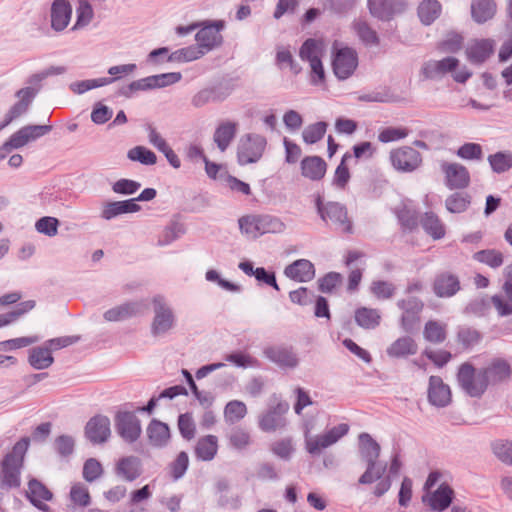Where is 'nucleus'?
Returning <instances> with one entry per match:
<instances>
[{
    "label": "nucleus",
    "instance_id": "obj_29",
    "mask_svg": "<svg viewBox=\"0 0 512 512\" xmlns=\"http://www.w3.org/2000/svg\"><path fill=\"white\" fill-rule=\"evenodd\" d=\"M115 473L125 481H134L142 473L140 459L135 456H126L119 459L115 466Z\"/></svg>",
    "mask_w": 512,
    "mask_h": 512
},
{
    "label": "nucleus",
    "instance_id": "obj_17",
    "mask_svg": "<svg viewBox=\"0 0 512 512\" xmlns=\"http://www.w3.org/2000/svg\"><path fill=\"white\" fill-rule=\"evenodd\" d=\"M406 5L405 0H367L370 14L381 21H390L402 13Z\"/></svg>",
    "mask_w": 512,
    "mask_h": 512
},
{
    "label": "nucleus",
    "instance_id": "obj_37",
    "mask_svg": "<svg viewBox=\"0 0 512 512\" xmlns=\"http://www.w3.org/2000/svg\"><path fill=\"white\" fill-rule=\"evenodd\" d=\"M380 445L368 433L359 435V454L366 462H376L380 456Z\"/></svg>",
    "mask_w": 512,
    "mask_h": 512
},
{
    "label": "nucleus",
    "instance_id": "obj_50",
    "mask_svg": "<svg viewBox=\"0 0 512 512\" xmlns=\"http://www.w3.org/2000/svg\"><path fill=\"white\" fill-rule=\"evenodd\" d=\"M487 160L495 173H504L512 167V152H497L489 155Z\"/></svg>",
    "mask_w": 512,
    "mask_h": 512
},
{
    "label": "nucleus",
    "instance_id": "obj_14",
    "mask_svg": "<svg viewBox=\"0 0 512 512\" xmlns=\"http://www.w3.org/2000/svg\"><path fill=\"white\" fill-rule=\"evenodd\" d=\"M440 168L445 176V184L449 189H464L469 186L470 173L464 165L457 162L443 161Z\"/></svg>",
    "mask_w": 512,
    "mask_h": 512
},
{
    "label": "nucleus",
    "instance_id": "obj_27",
    "mask_svg": "<svg viewBox=\"0 0 512 512\" xmlns=\"http://www.w3.org/2000/svg\"><path fill=\"white\" fill-rule=\"evenodd\" d=\"M27 498L30 502L42 511H48L46 501L52 499L51 491L37 479H31L28 483Z\"/></svg>",
    "mask_w": 512,
    "mask_h": 512
},
{
    "label": "nucleus",
    "instance_id": "obj_7",
    "mask_svg": "<svg viewBox=\"0 0 512 512\" xmlns=\"http://www.w3.org/2000/svg\"><path fill=\"white\" fill-rule=\"evenodd\" d=\"M459 387L470 397H480L486 391L488 384L481 369L477 370L472 364L463 363L457 373Z\"/></svg>",
    "mask_w": 512,
    "mask_h": 512
},
{
    "label": "nucleus",
    "instance_id": "obj_57",
    "mask_svg": "<svg viewBox=\"0 0 512 512\" xmlns=\"http://www.w3.org/2000/svg\"><path fill=\"white\" fill-rule=\"evenodd\" d=\"M456 155L463 160L480 161L483 159L484 153L480 144L467 142L457 149Z\"/></svg>",
    "mask_w": 512,
    "mask_h": 512
},
{
    "label": "nucleus",
    "instance_id": "obj_36",
    "mask_svg": "<svg viewBox=\"0 0 512 512\" xmlns=\"http://www.w3.org/2000/svg\"><path fill=\"white\" fill-rule=\"evenodd\" d=\"M459 289V279L455 275L443 273L435 279L434 292L439 297H451Z\"/></svg>",
    "mask_w": 512,
    "mask_h": 512
},
{
    "label": "nucleus",
    "instance_id": "obj_32",
    "mask_svg": "<svg viewBox=\"0 0 512 512\" xmlns=\"http://www.w3.org/2000/svg\"><path fill=\"white\" fill-rule=\"evenodd\" d=\"M496 12L497 4L494 0H471V16L478 24L493 19Z\"/></svg>",
    "mask_w": 512,
    "mask_h": 512
},
{
    "label": "nucleus",
    "instance_id": "obj_3",
    "mask_svg": "<svg viewBox=\"0 0 512 512\" xmlns=\"http://www.w3.org/2000/svg\"><path fill=\"white\" fill-rule=\"evenodd\" d=\"M153 319L150 326L154 337L164 336L176 326V315L163 295H155L151 300Z\"/></svg>",
    "mask_w": 512,
    "mask_h": 512
},
{
    "label": "nucleus",
    "instance_id": "obj_12",
    "mask_svg": "<svg viewBox=\"0 0 512 512\" xmlns=\"http://www.w3.org/2000/svg\"><path fill=\"white\" fill-rule=\"evenodd\" d=\"M397 306L402 310L400 324L405 332H413L420 321L419 314L423 309V302L417 297L410 296L407 299H401Z\"/></svg>",
    "mask_w": 512,
    "mask_h": 512
},
{
    "label": "nucleus",
    "instance_id": "obj_60",
    "mask_svg": "<svg viewBox=\"0 0 512 512\" xmlns=\"http://www.w3.org/2000/svg\"><path fill=\"white\" fill-rule=\"evenodd\" d=\"M353 28L359 38L366 45H378L379 39L377 33L367 24V22L357 20L353 23Z\"/></svg>",
    "mask_w": 512,
    "mask_h": 512
},
{
    "label": "nucleus",
    "instance_id": "obj_35",
    "mask_svg": "<svg viewBox=\"0 0 512 512\" xmlns=\"http://www.w3.org/2000/svg\"><path fill=\"white\" fill-rule=\"evenodd\" d=\"M147 435L152 446L163 447L170 439V430L167 424L153 419L147 427Z\"/></svg>",
    "mask_w": 512,
    "mask_h": 512
},
{
    "label": "nucleus",
    "instance_id": "obj_19",
    "mask_svg": "<svg viewBox=\"0 0 512 512\" xmlns=\"http://www.w3.org/2000/svg\"><path fill=\"white\" fill-rule=\"evenodd\" d=\"M111 423L107 416L96 415L85 426V435L93 444L105 443L111 436Z\"/></svg>",
    "mask_w": 512,
    "mask_h": 512
},
{
    "label": "nucleus",
    "instance_id": "obj_31",
    "mask_svg": "<svg viewBox=\"0 0 512 512\" xmlns=\"http://www.w3.org/2000/svg\"><path fill=\"white\" fill-rule=\"evenodd\" d=\"M481 370L488 385L504 381L509 377L511 372L510 365L503 359H494L488 366Z\"/></svg>",
    "mask_w": 512,
    "mask_h": 512
},
{
    "label": "nucleus",
    "instance_id": "obj_33",
    "mask_svg": "<svg viewBox=\"0 0 512 512\" xmlns=\"http://www.w3.org/2000/svg\"><path fill=\"white\" fill-rule=\"evenodd\" d=\"M418 351V345L415 340L409 336H403L396 339L386 350L391 358H406L415 355Z\"/></svg>",
    "mask_w": 512,
    "mask_h": 512
},
{
    "label": "nucleus",
    "instance_id": "obj_44",
    "mask_svg": "<svg viewBox=\"0 0 512 512\" xmlns=\"http://www.w3.org/2000/svg\"><path fill=\"white\" fill-rule=\"evenodd\" d=\"M115 78H96L73 82L69 85L70 90L75 94H83L91 89L103 87L116 81Z\"/></svg>",
    "mask_w": 512,
    "mask_h": 512
},
{
    "label": "nucleus",
    "instance_id": "obj_11",
    "mask_svg": "<svg viewBox=\"0 0 512 512\" xmlns=\"http://www.w3.org/2000/svg\"><path fill=\"white\" fill-rule=\"evenodd\" d=\"M390 161L397 171L409 173L420 167L422 156L416 149L403 146L390 152Z\"/></svg>",
    "mask_w": 512,
    "mask_h": 512
},
{
    "label": "nucleus",
    "instance_id": "obj_56",
    "mask_svg": "<svg viewBox=\"0 0 512 512\" xmlns=\"http://www.w3.org/2000/svg\"><path fill=\"white\" fill-rule=\"evenodd\" d=\"M493 454L502 463L512 466V442L508 440H495L491 443Z\"/></svg>",
    "mask_w": 512,
    "mask_h": 512
},
{
    "label": "nucleus",
    "instance_id": "obj_9",
    "mask_svg": "<svg viewBox=\"0 0 512 512\" xmlns=\"http://www.w3.org/2000/svg\"><path fill=\"white\" fill-rule=\"evenodd\" d=\"M334 57L332 61L333 72L339 80L349 78L358 66V56L354 49L333 45Z\"/></svg>",
    "mask_w": 512,
    "mask_h": 512
},
{
    "label": "nucleus",
    "instance_id": "obj_18",
    "mask_svg": "<svg viewBox=\"0 0 512 512\" xmlns=\"http://www.w3.org/2000/svg\"><path fill=\"white\" fill-rule=\"evenodd\" d=\"M51 130V125H27L13 133L8 139V144L12 146V148L19 149L46 135Z\"/></svg>",
    "mask_w": 512,
    "mask_h": 512
},
{
    "label": "nucleus",
    "instance_id": "obj_30",
    "mask_svg": "<svg viewBox=\"0 0 512 512\" xmlns=\"http://www.w3.org/2000/svg\"><path fill=\"white\" fill-rule=\"evenodd\" d=\"M238 130V124L232 121L221 122L215 129L213 141L221 152L227 150L234 140Z\"/></svg>",
    "mask_w": 512,
    "mask_h": 512
},
{
    "label": "nucleus",
    "instance_id": "obj_45",
    "mask_svg": "<svg viewBox=\"0 0 512 512\" xmlns=\"http://www.w3.org/2000/svg\"><path fill=\"white\" fill-rule=\"evenodd\" d=\"M185 233L183 224L179 222H171L160 233L157 245L164 247L168 246Z\"/></svg>",
    "mask_w": 512,
    "mask_h": 512
},
{
    "label": "nucleus",
    "instance_id": "obj_6",
    "mask_svg": "<svg viewBox=\"0 0 512 512\" xmlns=\"http://www.w3.org/2000/svg\"><path fill=\"white\" fill-rule=\"evenodd\" d=\"M324 44L320 40L307 39L301 46L299 56L303 61H308L311 68L312 85H320L325 81V71L321 61Z\"/></svg>",
    "mask_w": 512,
    "mask_h": 512
},
{
    "label": "nucleus",
    "instance_id": "obj_10",
    "mask_svg": "<svg viewBox=\"0 0 512 512\" xmlns=\"http://www.w3.org/2000/svg\"><path fill=\"white\" fill-rule=\"evenodd\" d=\"M115 429L117 434L127 443L136 442L142 432L139 418L133 412L128 411L116 414Z\"/></svg>",
    "mask_w": 512,
    "mask_h": 512
},
{
    "label": "nucleus",
    "instance_id": "obj_48",
    "mask_svg": "<svg viewBox=\"0 0 512 512\" xmlns=\"http://www.w3.org/2000/svg\"><path fill=\"white\" fill-rule=\"evenodd\" d=\"M35 307L34 300L21 302L15 309L8 313L0 314V328L16 322L21 316L31 311Z\"/></svg>",
    "mask_w": 512,
    "mask_h": 512
},
{
    "label": "nucleus",
    "instance_id": "obj_39",
    "mask_svg": "<svg viewBox=\"0 0 512 512\" xmlns=\"http://www.w3.org/2000/svg\"><path fill=\"white\" fill-rule=\"evenodd\" d=\"M218 451V438L214 435H206L199 438L195 447V454L202 461H211Z\"/></svg>",
    "mask_w": 512,
    "mask_h": 512
},
{
    "label": "nucleus",
    "instance_id": "obj_5",
    "mask_svg": "<svg viewBox=\"0 0 512 512\" xmlns=\"http://www.w3.org/2000/svg\"><path fill=\"white\" fill-rule=\"evenodd\" d=\"M267 147V139L258 133H247L241 136L237 145V159L240 165L258 162Z\"/></svg>",
    "mask_w": 512,
    "mask_h": 512
},
{
    "label": "nucleus",
    "instance_id": "obj_25",
    "mask_svg": "<svg viewBox=\"0 0 512 512\" xmlns=\"http://www.w3.org/2000/svg\"><path fill=\"white\" fill-rule=\"evenodd\" d=\"M145 310L143 301L127 302L107 310L103 317L106 321L117 322L142 314Z\"/></svg>",
    "mask_w": 512,
    "mask_h": 512
},
{
    "label": "nucleus",
    "instance_id": "obj_23",
    "mask_svg": "<svg viewBox=\"0 0 512 512\" xmlns=\"http://www.w3.org/2000/svg\"><path fill=\"white\" fill-rule=\"evenodd\" d=\"M428 401L436 407H446L451 402L450 387L439 376L429 378Z\"/></svg>",
    "mask_w": 512,
    "mask_h": 512
},
{
    "label": "nucleus",
    "instance_id": "obj_64",
    "mask_svg": "<svg viewBox=\"0 0 512 512\" xmlns=\"http://www.w3.org/2000/svg\"><path fill=\"white\" fill-rule=\"evenodd\" d=\"M260 216V235L266 233H281L285 230L284 223L277 217L271 215Z\"/></svg>",
    "mask_w": 512,
    "mask_h": 512
},
{
    "label": "nucleus",
    "instance_id": "obj_40",
    "mask_svg": "<svg viewBox=\"0 0 512 512\" xmlns=\"http://www.w3.org/2000/svg\"><path fill=\"white\" fill-rule=\"evenodd\" d=\"M94 18V9L89 0H77L76 22L72 26V31H78L86 28Z\"/></svg>",
    "mask_w": 512,
    "mask_h": 512
},
{
    "label": "nucleus",
    "instance_id": "obj_20",
    "mask_svg": "<svg viewBox=\"0 0 512 512\" xmlns=\"http://www.w3.org/2000/svg\"><path fill=\"white\" fill-rule=\"evenodd\" d=\"M224 27L222 21H216L201 28L195 35L197 46L205 50V54L222 43L221 30Z\"/></svg>",
    "mask_w": 512,
    "mask_h": 512
},
{
    "label": "nucleus",
    "instance_id": "obj_22",
    "mask_svg": "<svg viewBox=\"0 0 512 512\" xmlns=\"http://www.w3.org/2000/svg\"><path fill=\"white\" fill-rule=\"evenodd\" d=\"M72 16V7L67 0H54L50 8L51 28L62 32L67 28Z\"/></svg>",
    "mask_w": 512,
    "mask_h": 512
},
{
    "label": "nucleus",
    "instance_id": "obj_1",
    "mask_svg": "<svg viewBox=\"0 0 512 512\" xmlns=\"http://www.w3.org/2000/svg\"><path fill=\"white\" fill-rule=\"evenodd\" d=\"M29 440L23 438L18 441L12 451L1 462L0 489L10 490L18 488L21 484V468L24 455L28 449Z\"/></svg>",
    "mask_w": 512,
    "mask_h": 512
},
{
    "label": "nucleus",
    "instance_id": "obj_62",
    "mask_svg": "<svg viewBox=\"0 0 512 512\" xmlns=\"http://www.w3.org/2000/svg\"><path fill=\"white\" fill-rule=\"evenodd\" d=\"M327 124L325 122H317L308 125L302 132L303 141L307 144H314L322 139L326 133Z\"/></svg>",
    "mask_w": 512,
    "mask_h": 512
},
{
    "label": "nucleus",
    "instance_id": "obj_42",
    "mask_svg": "<svg viewBox=\"0 0 512 512\" xmlns=\"http://www.w3.org/2000/svg\"><path fill=\"white\" fill-rule=\"evenodd\" d=\"M421 225L425 232L434 239H441L445 235L444 224L439 217L432 212H427L423 215Z\"/></svg>",
    "mask_w": 512,
    "mask_h": 512
},
{
    "label": "nucleus",
    "instance_id": "obj_34",
    "mask_svg": "<svg viewBox=\"0 0 512 512\" xmlns=\"http://www.w3.org/2000/svg\"><path fill=\"white\" fill-rule=\"evenodd\" d=\"M302 175L310 180L317 181L324 177L326 163L318 156H308L301 161Z\"/></svg>",
    "mask_w": 512,
    "mask_h": 512
},
{
    "label": "nucleus",
    "instance_id": "obj_38",
    "mask_svg": "<svg viewBox=\"0 0 512 512\" xmlns=\"http://www.w3.org/2000/svg\"><path fill=\"white\" fill-rule=\"evenodd\" d=\"M28 362L34 369L44 370L53 364L54 358L51 351L44 343L42 346L34 347L29 350Z\"/></svg>",
    "mask_w": 512,
    "mask_h": 512
},
{
    "label": "nucleus",
    "instance_id": "obj_8",
    "mask_svg": "<svg viewBox=\"0 0 512 512\" xmlns=\"http://www.w3.org/2000/svg\"><path fill=\"white\" fill-rule=\"evenodd\" d=\"M348 431L349 425L346 423L334 426L325 433L317 436H310L309 430H307L305 432L306 450L312 455L319 454L323 449L337 443Z\"/></svg>",
    "mask_w": 512,
    "mask_h": 512
},
{
    "label": "nucleus",
    "instance_id": "obj_52",
    "mask_svg": "<svg viewBox=\"0 0 512 512\" xmlns=\"http://www.w3.org/2000/svg\"><path fill=\"white\" fill-rule=\"evenodd\" d=\"M471 202L467 193H453L445 200V207L450 213H462L467 210Z\"/></svg>",
    "mask_w": 512,
    "mask_h": 512
},
{
    "label": "nucleus",
    "instance_id": "obj_53",
    "mask_svg": "<svg viewBox=\"0 0 512 512\" xmlns=\"http://www.w3.org/2000/svg\"><path fill=\"white\" fill-rule=\"evenodd\" d=\"M205 54V50L199 49L198 46H188L178 49L171 53L168 57L170 62H190L197 60Z\"/></svg>",
    "mask_w": 512,
    "mask_h": 512
},
{
    "label": "nucleus",
    "instance_id": "obj_63",
    "mask_svg": "<svg viewBox=\"0 0 512 512\" xmlns=\"http://www.w3.org/2000/svg\"><path fill=\"white\" fill-rule=\"evenodd\" d=\"M370 290L376 298L386 300L394 296L396 286L389 281L377 280L371 283Z\"/></svg>",
    "mask_w": 512,
    "mask_h": 512
},
{
    "label": "nucleus",
    "instance_id": "obj_4",
    "mask_svg": "<svg viewBox=\"0 0 512 512\" xmlns=\"http://www.w3.org/2000/svg\"><path fill=\"white\" fill-rule=\"evenodd\" d=\"M315 205L320 218L326 225L333 226L341 232L352 231V223L344 205L332 201L324 203L321 196H317Z\"/></svg>",
    "mask_w": 512,
    "mask_h": 512
},
{
    "label": "nucleus",
    "instance_id": "obj_46",
    "mask_svg": "<svg viewBox=\"0 0 512 512\" xmlns=\"http://www.w3.org/2000/svg\"><path fill=\"white\" fill-rule=\"evenodd\" d=\"M229 446L235 450L243 451L251 444V436L242 427L233 428L227 435Z\"/></svg>",
    "mask_w": 512,
    "mask_h": 512
},
{
    "label": "nucleus",
    "instance_id": "obj_47",
    "mask_svg": "<svg viewBox=\"0 0 512 512\" xmlns=\"http://www.w3.org/2000/svg\"><path fill=\"white\" fill-rule=\"evenodd\" d=\"M247 415V406L239 400L229 401L224 408V419L229 424L241 421Z\"/></svg>",
    "mask_w": 512,
    "mask_h": 512
},
{
    "label": "nucleus",
    "instance_id": "obj_41",
    "mask_svg": "<svg viewBox=\"0 0 512 512\" xmlns=\"http://www.w3.org/2000/svg\"><path fill=\"white\" fill-rule=\"evenodd\" d=\"M356 323L364 329H375L381 321L379 310L362 307L355 312Z\"/></svg>",
    "mask_w": 512,
    "mask_h": 512
},
{
    "label": "nucleus",
    "instance_id": "obj_43",
    "mask_svg": "<svg viewBox=\"0 0 512 512\" xmlns=\"http://www.w3.org/2000/svg\"><path fill=\"white\" fill-rule=\"evenodd\" d=\"M441 13V4L437 0H425L418 7V15L421 22L430 25Z\"/></svg>",
    "mask_w": 512,
    "mask_h": 512
},
{
    "label": "nucleus",
    "instance_id": "obj_28",
    "mask_svg": "<svg viewBox=\"0 0 512 512\" xmlns=\"http://www.w3.org/2000/svg\"><path fill=\"white\" fill-rule=\"evenodd\" d=\"M284 274L297 282H308L315 277L314 265L307 259H299L288 265Z\"/></svg>",
    "mask_w": 512,
    "mask_h": 512
},
{
    "label": "nucleus",
    "instance_id": "obj_16",
    "mask_svg": "<svg viewBox=\"0 0 512 512\" xmlns=\"http://www.w3.org/2000/svg\"><path fill=\"white\" fill-rule=\"evenodd\" d=\"M38 91V88L32 86H27L16 91V102L4 115L5 124H9L13 120L24 115L29 110L33 100L38 94Z\"/></svg>",
    "mask_w": 512,
    "mask_h": 512
},
{
    "label": "nucleus",
    "instance_id": "obj_15",
    "mask_svg": "<svg viewBox=\"0 0 512 512\" xmlns=\"http://www.w3.org/2000/svg\"><path fill=\"white\" fill-rule=\"evenodd\" d=\"M289 410V404L286 402H278L271 406L266 412L259 417V428L264 432H273L286 426L285 414Z\"/></svg>",
    "mask_w": 512,
    "mask_h": 512
},
{
    "label": "nucleus",
    "instance_id": "obj_55",
    "mask_svg": "<svg viewBox=\"0 0 512 512\" xmlns=\"http://www.w3.org/2000/svg\"><path fill=\"white\" fill-rule=\"evenodd\" d=\"M128 159L139 162L143 165H154L157 162L156 154L144 146H136L127 153Z\"/></svg>",
    "mask_w": 512,
    "mask_h": 512
},
{
    "label": "nucleus",
    "instance_id": "obj_21",
    "mask_svg": "<svg viewBox=\"0 0 512 512\" xmlns=\"http://www.w3.org/2000/svg\"><path fill=\"white\" fill-rule=\"evenodd\" d=\"M494 49L493 39H473L466 48V57L473 64H482L493 54Z\"/></svg>",
    "mask_w": 512,
    "mask_h": 512
},
{
    "label": "nucleus",
    "instance_id": "obj_61",
    "mask_svg": "<svg viewBox=\"0 0 512 512\" xmlns=\"http://www.w3.org/2000/svg\"><path fill=\"white\" fill-rule=\"evenodd\" d=\"M409 129L403 126H389L380 130L378 140L382 143H389L406 138L409 135Z\"/></svg>",
    "mask_w": 512,
    "mask_h": 512
},
{
    "label": "nucleus",
    "instance_id": "obj_54",
    "mask_svg": "<svg viewBox=\"0 0 512 512\" xmlns=\"http://www.w3.org/2000/svg\"><path fill=\"white\" fill-rule=\"evenodd\" d=\"M366 464V470L358 480L360 484H372L383 477L386 471V464H382L378 461L366 462Z\"/></svg>",
    "mask_w": 512,
    "mask_h": 512
},
{
    "label": "nucleus",
    "instance_id": "obj_24",
    "mask_svg": "<svg viewBox=\"0 0 512 512\" xmlns=\"http://www.w3.org/2000/svg\"><path fill=\"white\" fill-rule=\"evenodd\" d=\"M454 492L446 484H441L436 490L427 492L422 500L433 511H444L452 502Z\"/></svg>",
    "mask_w": 512,
    "mask_h": 512
},
{
    "label": "nucleus",
    "instance_id": "obj_2",
    "mask_svg": "<svg viewBox=\"0 0 512 512\" xmlns=\"http://www.w3.org/2000/svg\"><path fill=\"white\" fill-rule=\"evenodd\" d=\"M459 64V60L455 57L430 60L423 65L422 72L426 78L430 79L451 73L455 82L465 83L472 76V72L466 66L459 67Z\"/></svg>",
    "mask_w": 512,
    "mask_h": 512
},
{
    "label": "nucleus",
    "instance_id": "obj_59",
    "mask_svg": "<svg viewBox=\"0 0 512 512\" xmlns=\"http://www.w3.org/2000/svg\"><path fill=\"white\" fill-rule=\"evenodd\" d=\"M462 45L463 37L456 32H449L438 43L437 48L443 53H455L462 48Z\"/></svg>",
    "mask_w": 512,
    "mask_h": 512
},
{
    "label": "nucleus",
    "instance_id": "obj_51",
    "mask_svg": "<svg viewBox=\"0 0 512 512\" xmlns=\"http://www.w3.org/2000/svg\"><path fill=\"white\" fill-rule=\"evenodd\" d=\"M241 233L247 237L256 238L260 236V216L246 215L238 219Z\"/></svg>",
    "mask_w": 512,
    "mask_h": 512
},
{
    "label": "nucleus",
    "instance_id": "obj_49",
    "mask_svg": "<svg viewBox=\"0 0 512 512\" xmlns=\"http://www.w3.org/2000/svg\"><path fill=\"white\" fill-rule=\"evenodd\" d=\"M423 335L429 342L442 343L446 339V325L430 320L425 324Z\"/></svg>",
    "mask_w": 512,
    "mask_h": 512
},
{
    "label": "nucleus",
    "instance_id": "obj_26",
    "mask_svg": "<svg viewBox=\"0 0 512 512\" xmlns=\"http://www.w3.org/2000/svg\"><path fill=\"white\" fill-rule=\"evenodd\" d=\"M141 206L135 203L134 199L106 202L101 209V218L111 220L120 215L137 213Z\"/></svg>",
    "mask_w": 512,
    "mask_h": 512
},
{
    "label": "nucleus",
    "instance_id": "obj_13",
    "mask_svg": "<svg viewBox=\"0 0 512 512\" xmlns=\"http://www.w3.org/2000/svg\"><path fill=\"white\" fill-rule=\"evenodd\" d=\"M263 355L282 369H295L300 363L298 354L292 347L273 345L265 347Z\"/></svg>",
    "mask_w": 512,
    "mask_h": 512
},
{
    "label": "nucleus",
    "instance_id": "obj_58",
    "mask_svg": "<svg viewBox=\"0 0 512 512\" xmlns=\"http://www.w3.org/2000/svg\"><path fill=\"white\" fill-rule=\"evenodd\" d=\"M473 258L491 268H498L503 264V254L494 249L478 251L473 255Z\"/></svg>",
    "mask_w": 512,
    "mask_h": 512
}]
</instances>
